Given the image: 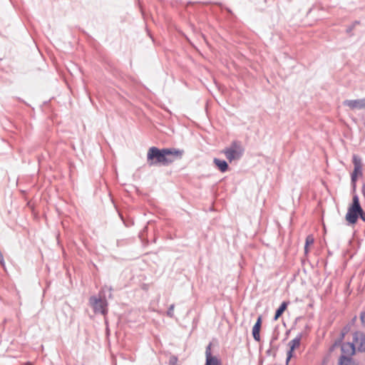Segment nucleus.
<instances>
[{"label":"nucleus","mask_w":365,"mask_h":365,"mask_svg":"<svg viewBox=\"0 0 365 365\" xmlns=\"http://www.w3.org/2000/svg\"><path fill=\"white\" fill-rule=\"evenodd\" d=\"M184 151L176 148L159 149L156 147L149 148L147 161L150 166L155 165H168L177 159H181Z\"/></svg>","instance_id":"f257e3e1"},{"label":"nucleus","mask_w":365,"mask_h":365,"mask_svg":"<svg viewBox=\"0 0 365 365\" xmlns=\"http://www.w3.org/2000/svg\"><path fill=\"white\" fill-rule=\"evenodd\" d=\"M361 212H362V208L359 203V197L358 195H354L352 199V204L349 207L346 214V220L349 224H355L358 217H360Z\"/></svg>","instance_id":"f03ea898"},{"label":"nucleus","mask_w":365,"mask_h":365,"mask_svg":"<svg viewBox=\"0 0 365 365\" xmlns=\"http://www.w3.org/2000/svg\"><path fill=\"white\" fill-rule=\"evenodd\" d=\"M222 153L229 162L231 163L232 160H239L242 156L244 148L240 142L235 140L228 148H226Z\"/></svg>","instance_id":"7ed1b4c3"},{"label":"nucleus","mask_w":365,"mask_h":365,"mask_svg":"<svg viewBox=\"0 0 365 365\" xmlns=\"http://www.w3.org/2000/svg\"><path fill=\"white\" fill-rule=\"evenodd\" d=\"M89 302L96 313H101L103 315L107 313L108 303L105 299L92 296L89 299Z\"/></svg>","instance_id":"20e7f679"},{"label":"nucleus","mask_w":365,"mask_h":365,"mask_svg":"<svg viewBox=\"0 0 365 365\" xmlns=\"http://www.w3.org/2000/svg\"><path fill=\"white\" fill-rule=\"evenodd\" d=\"M352 162L354 168L351 173V182L355 185L357 178L362 175V163L361 158L356 155H353Z\"/></svg>","instance_id":"39448f33"},{"label":"nucleus","mask_w":365,"mask_h":365,"mask_svg":"<svg viewBox=\"0 0 365 365\" xmlns=\"http://www.w3.org/2000/svg\"><path fill=\"white\" fill-rule=\"evenodd\" d=\"M352 342L354 343L355 349L359 351H365V335L361 332H355L353 334Z\"/></svg>","instance_id":"423d86ee"},{"label":"nucleus","mask_w":365,"mask_h":365,"mask_svg":"<svg viewBox=\"0 0 365 365\" xmlns=\"http://www.w3.org/2000/svg\"><path fill=\"white\" fill-rule=\"evenodd\" d=\"M343 104L351 110L365 108V98L356 100H346Z\"/></svg>","instance_id":"0eeeda50"},{"label":"nucleus","mask_w":365,"mask_h":365,"mask_svg":"<svg viewBox=\"0 0 365 365\" xmlns=\"http://www.w3.org/2000/svg\"><path fill=\"white\" fill-rule=\"evenodd\" d=\"M341 355L346 357H351L355 354V346L353 342L343 343L341 346Z\"/></svg>","instance_id":"6e6552de"},{"label":"nucleus","mask_w":365,"mask_h":365,"mask_svg":"<svg viewBox=\"0 0 365 365\" xmlns=\"http://www.w3.org/2000/svg\"><path fill=\"white\" fill-rule=\"evenodd\" d=\"M301 339H302V334H298L294 339H293L292 340H291L289 342V350L287 353V362L291 359V357L292 356V352L293 351L299 346L300 345V343H301Z\"/></svg>","instance_id":"1a4fd4ad"},{"label":"nucleus","mask_w":365,"mask_h":365,"mask_svg":"<svg viewBox=\"0 0 365 365\" xmlns=\"http://www.w3.org/2000/svg\"><path fill=\"white\" fill-rule=\"evenodd\" d=\"M206 362L205 365H220V360L216 357L212 356L211 354V344H210L205 350Z\"/></svg>","instance_id":"9d476101"},{"label":"nucleus","mask_w":365,"mask_h":365,"mask_svg":"<svg viewBox=\"0 0 365 365\" xmlns=\"http://www.w3.org/2000/svg\"><path fill=\"white\" fill-rule=\"evenodd\" d=\"M261 325H262V317L259 316V317H258L255 324L252 327V336H253L254 339L257 341H260L259 331H260Z\"/></svg>","instance_id":"9b49d317"},{"label":"nucleus","mask_w":365,"mask_h":365,"mask_svg":"<svg viewBox=\"0 0 365 365\" xmlns=\"http://www.w3.org/2000/svg\"><path fill=\"white\" fill-rule=\"evenodd\" d=\"M213 163L216 165V167H217V168L222 173L226 172L228 169V164L224 160L214 158Z\"/></svg>","instance_id":"f8f14e48"},{"label":"nucleus","mask_w":365,"mask_h":365,"mask_svg":"<svg viewBox=\"0 0 365 365\" xmlns=\"http://www.w3.org/2000/svg\"><path fill=\"white\" fill-rule=\"evenodd\" d=\"M339 365H356V364L351 357L340 356L339 359Z\"/></svg>","instance_id":"ddd939ff"},{"label":"nucleus","mask_w":365,"mask_h":365,"mask_svg":"<svg viewBox=\"0 0 365 365\" xmlns=\"http://www.w3.org/2000/svg\"><path fill=\"white\" fill-rule=\"evenodd\" d=\"M288 304H289V302H283L281 304V305L279 306V307L277 309V311L275 312L274 320L278 319V318L282 314V313L287 309Z\"/></svg>","instance_id":"4468645a"},{"label":"nucleus","mask_w":365,"mask_h":365,"mask_svg":"<svg viewBox=\"0 0 365 365\" xmlns=\"http://www.w3.org/2000/svg\"><path fill=\"white\" fill-rule=\"evenodd\" d=\"M314 243V238L312 235H308L306 238V242H305V246H304V250H305V252H308V246L309 245H312Z\"/></svg>","instance_id":"2eb2a0df"},{"label":"nucleus","mask_w":365,"mask_h":365,"mask_svg":"<svg viewBox=\"0 0 365 365\" xmlns=\"http://www.w3.org/2000/svg\"><path fill=\"white\" fill-rule=\"evenodd\" d=\"M174 309H175V305L171 304L169 307L168 310L167 311V315L170 318L174 317Z\"/></svg>","instance_id":"dca6fc26"},{"label":"nucleus","mask_w":365,"mask_h":365,"mask_svg":"<svg viewBox=\"0 0 365 365\" xmlns=\"http://www.w3.org/2000/svg\"><path fill=\"white\" fill-rule=\"evenodd\" d=\"M178 359L175 356H172L170 359V365H175L177 363Z\"/></svg>","instance_id":"f3484780"},{"label":"nucleus","mask_w":365,"mask_h":365,"mask_svg":"<svg viewBox=\"0 0 365 365\" xmlns=\"http://www.w3.org/2000/svg\"><path fill=\"white\" fill-rule=\"evenodd\" d=\"M360 217L364 222H365V212L363 210L362 212H361Z\"/></svg>","instance_id":"a211bd4d"},{"label":"nucleus","mask_w":365,"mask_h":365,"mask_svg":"<svg viewBox=\"0 0 365 365\" xmlns=\"http://www.w3.org/2000/svg\"><path fill=\"white\" fill-rule=\"evenodd\" d=\"M4 256L1 254V252H0V263H1V264L4 263Z\"/></svg>","instance_id":"6ab92c4d"},{"label":"nucleus","mask_w":365,"mask_h":365,"mask_svg":"<svg viewBox=\"0 0 365 365\" xmlns=\"http://www.w3.org/2000/svg\"><path fill=\"white\" fill-rule=\"evenodd\" d=\"M361 319L363 322H365V313H361Z\"/></svg>","instance_id":"aec40b11"},{"label":"nucleus","mask_w":365,"mask_h":365,"mask_svg":"<svg viewBox=\"0 0 365 365\" xmlns=\"http://www.w3.org/2000/svg\"><path fill=\"white\" fill-rule=\"evenodd\" d=\"M353 27H354V26L349 27V28L346 29V32H347V33H350V32L352 31Z\"/></svg>","instance_id":"412c9836"}]
</instances>
